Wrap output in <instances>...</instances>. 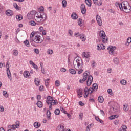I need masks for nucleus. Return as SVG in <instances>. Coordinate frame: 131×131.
Wrapping results in <instances>:
<instances>
[{
    "label": "nucleus",
    "mask_w": 131,
    "mask_h": 131,
    "mask_svg": "<svg viewBox=\"0 0 131 131\" xmlns=\"http://www.w3.org/2000/svg\"><path fill=\"white\" fill-rule=\"evenodd\" d=\"M60 110L57 108L56 110H55L54 111V113L56 115H59L60 114Z\"/></svg>",
    "instance_id": "obj_39"
},
{
    "label": "nucleus",
    "mask_w": 131,
    "mask_h": 131,
    "mask_svg": "<svg viewBox=\"0 0 131 131\" xmlns=\"http://www.w3.org/2000/svg\"><path fill=\"white\" fill-rule=\"evenodd\" d=\"M31 13H32V11L31 13H28L27 14V17L28 19H30V16H31Z\"/></svg>",
    "instance_id": "obj_59"
},
{
    "label": "nucleus",
    "mask_w": 131,
    "mask_h": 131,
    "mask_svg": "<svg viewBox=\"0 0 131 131\" xmlns=\"http://www.w3.org/2000/svg\"><path fill=\"white\" fill-rule=\"evenodd\" d=\"M54 101V98L53 97H51L50 96H48L47 98L46 103L48 105V103H51Z\"/></svg>",
    "instance_id": "obj_15"
},
{
    "label": "nucleus",
    "mask_w": 131,
    "mask_h": 131,
    "mask_svg": "<svg viewBox=\"0 0 131 131\" xmlns=\"http://www.w3.org/2000/svg\"><path fill=\"white\" fill-rule=\"evenodd\" d=\"M69 72L71 73V74H75L76 73V71L73 69H70Z\"/></svg>",
    "instance_id": "obj_36"
},
{
    "label": "nucleus",
    "mask_w": 131,
    "mask_h": 131,
    "mask_svg": "<svg viewBox=\"0 0 131 131\" xmlns=\"http://www.w3.org/2000/svg\"><path fill=\"white\" fill-rule=\"evenodd\" d=\"M40 123L38 122H35L34 123V127H35V128H38V127H40Z\"/></svg>",
    "instance_id": "obj_21"
},
{
    "label": "nucleus",
    "mask_w": 131,
    "mask_h": 131,
    "mask_svg": "<svg viewBox=\"0 0 131 131\" xmlns=\"http://www.w3.org/2000/svg\"><path fill=\"white\" fill-rule=\"evenodd\" d=\"M46 86H48L49 85V82H50V79H47L45 81Z\"/></svg>",
    "instance_id": "obj_42"
},
{
    "label": "nucleus",
    "mask_w": 131,
    "mask_h": 131,
    "mask_svg": "<svg viewBox=\"0 0 131 131\" xmlns=\"http://www.w3.org/2000/svg\"><path fill=\"white\" fill-rule=\"evenodd\" d=\"M82 19L79 18L78 21V25L80 26L81 24H82Z\"/></svg>",
    "instance_id": "obj_53"
},
{
    "label": "nucleus",
    "mask_w": 131,
    "mask_h": 131,
    "mask_svg": "<svg viewBox=\"0 0 131 131\" xmlns=\"http://www.w3.org/2000/svg\"><path fill=\"white\" fill-rule=\"evenodd\" d=\"M62 4L63 8H66L67 6V2L66 1V0H63Z\"/></svg>",
    "instance_id": "obj_35"
},
{
    "label": "nucleus",
    "mask_w": 131,
    "mask_h": 131,
    "mask_svg": "<svg viewBox=\"0 0 131 131\" xmlns=\"http://www.w3.org/2000/svg\"><path fill=\"white\" fill-rule=\"evenodd\" d=\"M61 72H66V69L65 68H61L60 69Z\"/></svg>",
    "instance_id": "obj_60"
},
{
    "label": "nucleus",
    "mask_w": 131,
    "mask_h": 131,
    "mask_svg": "<svg viewBox=\"0 0 131 131\" xmlns=\"http://www.w3.org/2000/svg\"><path fill=\"white\" fill-rule=\"evenodd\" d=\"M47 53L49 54V55H52V54H53V50L48 49L47 50Z\"/></svg>",
    "instance_id": "obj_49"
},
{
    "label": "nucleus",
    "mask_w": 131,
    "mask_h": 131,
    "mask_svg": "<svg viewBox=\"0 0 131 131\" xmlns=\"http://www.w3.org/2000/svg\"><path fill=\"white\" fill-rule=\"evenodd\" d=\"M95 118L97 120V121H98V122H100V123H101L102 124L104 123V122L103 121V120H101V119H100L98 117L95 116Z\"/></svg>",
    "instance_id": "obj_27"
},
{
    "label": "nucleus",
    "mask_w": 131,
    "mask_h": 131,
    "mask_svg": "<svg viewBox=\"0 0 131 131\" xmlns=\"http://www.w3.org/2000/svg\"><path fill=\"white\" fill-rule=\"evenodd\" d=\"M79 36H80V39H82V41H85L86 38L84 37V35L81 34V35H79Z\"/></svg>",
    "instance_id": "obj_30"
},
{
    "label": "nucleus",
    "mask_w": 131,
    "mask_h": 131,
    "mask_svg": "<svg viewBox=\"0 0 131 131\" xmlns=\"http://www.w3.org/2000/svg\"><path fill=\"white\" fill-rule=\"evenodd\" d=\"M126 128H127V127H126V125H124L121 126V129L122 130H126Z\"/></svg>",
    "instance_id": "obj_45"
},
{
    "label": "nucleus",
    "mask_w": 131,
    "mask_h": 131,
    "mask_svg": "<svg viewBox=\"0 0 131 131\" xmlns=\"http://www.w3.org/2000/svg\"><path fill=\"white\" fill-rule=\"evenodd\" d=\"M80 9H85V5H84V4H82L81 5Z\"/></svg>",
    "instance_id": "obj_54"
},
{
    "label": "nucleus",
    "mask_w": 131,
    "mask_h": 131,
    "mask_svg": "<svg viewBox=\"0 0 131 131\" xmlns=\"http://www.w3.org/2000/svg\"><path fill=\"white\" fill-rule=\"evenodd\" d=\"M79 105H80V106H84V103H83L82 101H79Z\"/></svg>",
    "instance_id": "obj_58"
},
{
    "label": "nucleus",
    "mask_w": 131,
    "mask_h": 131,
    "mask_svg": "<svg viewBox=\"0 0 131 131\" xmlns=\"http://www.w3.org/2000/svg\"><path fill=\"white\" fill-rule=\"evenodd\" d=\"M131 42V37H129L127 39L126 46H129V43Z\"/></svg>",
    "instance_id": "obj_37"
},
{
    "label": "nucleus",
    "mask_w": 131,
    "mask_h": 131,
    "mask_svg": "<svg viewBox=\"0 0 131 131\" xmlns=\"http://www.w3.org/2000/svg\"><path fill=\"white\" fill-rule=\"evenodd\" d=\"M49 105V110H52L53 106H55L56 105L55 103H54L53 101H51V102H48V104Z\"/></svg>",
    "instance_id": "obj_19"
},
{
    "label": "nucleus",
    "mask_w": 131,
    "mask_h": 131,
    "mask_svg": "<svg viewBox=\"0 0 131 131\" xmlns=\"http://www.w3.org/2000/svg\"><path fill=\"white\" fill-rule=\"evenodd\" d=\"M88 3L86 2V4L88 7H91L92 6V3H91V0H88Z\"/></svg>",
    "instance_id": "obj_47"
},
{
    "label": "nucleus",
    "mask_w": 131,
    "mask_h": 131,
    "mask_svg": "<svg viewBox=\"0 0 131 131\" xmlns=\"http://www.w3.org/2000/svg\"><path fill=\"white\" fill-rule=\"evenodd\" d=\"M13 7L16 9V10H19V6L17 4V3L13 4Z\"/></svg>",
    "instance_id": "obj_43"
},
{
    "label": "nucleus",
    "mask_w": 131,
    "mask_h": 131,
    "mask_svg": "<svg viewBox=\"0 0 131 131\" xmlns=\"http://www.w3.org/2000/svg\"><path fill=\"white\" fill-rule=\"evenodd\" d=\"M71 18H72V19H73V20H76V19H77V18H78L77 15L76 14V13L74 12L71 15Z\"/></svg>",
    "instance_id": "obj_23"
},
{
    "label": "nucleus",
    "mask_w": 131,
    "mask_h": 131,
    "mask_svg": "<svg viewBox=\"0 0 131 131\" xmlns=\"http://www.w3.org/2000/svg\"><path fill=\"white\" fill-rule=\"evenodd\" d=\"M102 4H103V2L102 0H100L98 2V3L97 2V5H98V6H102Z\"/></svg>",
    "instance_id": "obj_52"
},
{
    "label": "nucleus",
    "mask_w": 131,
    "mask_h": 131,
    "mask_svg": "<svg viewBox=\"0 0 131 131\" xmlns=\"http://www.w3.org/2000/svg\"><path fill=\"white\" fill-rule=\"evenodd\" d=\"M77 93L78 98H81L82 97V89H81V88L77 89Z\"/></svg>",
    "instance_id": "obj_13"
},
{
    "label": "nucleus",
    "mask_w": 131,
    "mask_h": 131,
    "mask_svg": "<svg viewBox=\"0 0 131 131\" xmlns=\"http://www.w3.org/2000/svg\"><path fill=\"white\" fill-rule=\"evenodd\" d=\"M55 85L56 86H57V87H59L60 86V81H58V80H56L55 81Z\"/></svg>",
    "instance_id": "obj_46"
},
{
    "label": "nucleus",
    "mask_w": 131,
    "mask_h": 131,
    "mask_svg": "<svg viewBox=\"0 0 131 131\" xmlns=\"http://www.w3.org/2000/svg\"><path fill=\"white\" fill-rule=\"evenodd\" d=\"M113 61L114 63L116 64V65H118V63L119 62V59L117 57H115Z\"/></svg>",
    "instance_id": "obj_29"
},
{
    "label": "nucleus",
    "mask_w": 131,
    "mask_h": 131,
    "mask_svg": "<svg viewBox=\"0 0 131 131\" xmlns=\"http://www.w3.org/2000/svg\"><path fill=\"white\" fill-rule=\"evenodd\" d=\"M60 110L62 112H63V113H64V114H66L67 113V112L65 111L63 107H60Z\"/></svg>",
    "instance_id": "obj_48"
},
{
    "label": "nucleus",
    "mask_w": 131,
    "mask_h": 131,
    "mask_svg": "<svg viewBox=\"0 0 131 131\" xmlns=\"http://www.w3.org/2000/svg\"><path fill=\"white\" fill-rule=\"evenodd\" d=\"M115 118V117H114V115H112L110 117V119H111V120H112L113 119H114Z\"/></svg>",
    "instance_id": "obj_63"
},
{
    "label": "nucleus",
    "mask_w": 131,
    "mask_h": 131,
    "mask_svg": "<svg viewBox=\"0 0 131 131\" xmlns=\"http://www.w3.org/2000/svg\"><path fill=\"white\" fill-rule=\"evenodd\" d=\"M82 59L80 57H76L75 58L73 61V65L74 67L77 66L78 68H82Z\"/></svg>",
    "instance_id": "obj_4"
},
{
    "label": "nucleus",
    "mask_w": 131,
    "mask_h": 131,
    "mask_svg": "<svg viewBox=\"0 0 131 131\" xmlns=\"http://www.w3.org/2000/svg\"><path fill=\"white\" fill-rule=\"evenodd\" d=\"M19 122H18V123H16V125H9L8 126V127H12V129H14V130H15V128H19Z\"/></svg>",
    "instance_id": "obj_14"
},
{
    "label": "nucleus",
    "mask_w": 131,
    "mask_h": 131,
    "mask_svg": "<svg viewBox=\"0 0 131 131\" xmlns=\"http://www.w3.org/2000/svg\"><path fill=\"white\" fill-rule=\"evenodd\" d=\"M64 127H65L64 124H61L57 126V131H65Z\"/></svg>",
    "instance_id": "obj_12"
},
{
    "label": "nucleus",
    "mask_w": 131,
    "mask_h": 131,
    "mask_svg": "<svg viewBox=\"0 0 131 131\" xmlns=\"http://www.w3.org/2000/svg\"><path fill=\"white\" fill-rule=\"evenodd\" d=\"M69 34H70V35L71 36H72V35H73V32H72V30H70L69 31Z\"/></svg>",
    "instance_id": "obj_55"
},
{
    "label": "nucleus",
    "mask_w": 131,
    "mask_h": 131,
    "mask_svg": "<svg viewBox=\"0 0 131 131\" xmlns=\"http://www.w3.org/2000/svg\"><path fill=\"white\" fill-rule=\"evenodd\" d=\"M34 52L36 53V54H39V50L37 49H34Z\"/></svg>",
    "instance_id": "obj_51"
},
{
    "label": "nucleus",
    "mask_w": 131,
    "mask_h": 131,
    "mask_svg": "<svg viewBox=\"0 0 131 131\" xmlns=\"http://www.w3.org/2000/svg\"><path fill=\"white\" fill-rule=\"evenodd\" d=\"M16 19L18 20V21H21L23 19V17L21 15H16Z\"/></svg>",
    "instance_id": "obj_34"
},
{
    "label": "nucleus",
    "mask_w": 131,
    "mask_h": 131,
    "mask_svg": "<svg viewBox=\"0 0 131 131\" xmlns=\"http://www.w3.org/2000/svg\"><path fill=\"white\" fill-rule=\"evenodd\" d=\"M3 95L5 97V98H8V97H9V94L6 91L3 92Z\"/></svg>",
    "instance_id": "obj_38"
},
{
    "label": "nucleus",
    "mask_w": 131,
    "mask_h": 131,
    "mask_svg": "<svg viewBox=\"0 0 131 131\" xmlns=\"http://www.w3.org/2000/svg\"><path fill=\"white\" fill-rule=\"evenodd\" d=\"M29 25H31V26H35L36 25V23L34 21L31 20L29 22Z\"/></svg>",
    "instance_id": "obj_32"
},
{
    "label": "nucleus",
    "mask_w": 131,
    "mask_h": 131,
    "mask_svg": "<svg viewBox=\"0 0 131 131\" xmlns=\"http://www.w3.org/2000/svg\"><path fill=\"white\" fill-rule=\"evenodd\" d=\"M41 69V72L43 73V74H46V71L45 70V69L42 68Z\"/></svg>",
    "instance_id": "obj_62"
},
{
    "label": "nucleus",
    "mask_w": 131,
    "mask_h": 131,
    "mask_svg": "<svg viewBox=\"0 0 131 131\" xmlns=\"http://www.w3.org/2000/svg\"><path fill=\"white\" fill-rule=\"evenodd\" d=\"M92 67H95V64H96V62H95V60H93L92 61Z\"/></svg>",
    "instance_id": "obj_56"
},
{
    "label": "nucleus",
    "mask_w": 131,
    "mask_h": 131,
    "mask_svg": "<svg viewBox=\"0 0 131 131\" xmlns=\"http://www.w3.org/2000/svg\"><path fill=\"white\" fill-rule=\"evenodd\" d=\"M98 100L99 103H103L104 102V98L102 96H99Z\"/></svg>",
    "instance_id": "obj_25"
},
{
    "label": "nucleus",
    "mask_w": 131,
    "mask_h": 131,
    "mask_svg": "<svg viewBox=\"0 0 131 131\" xmlns=\"http://www.w3.org/2000/svg\"><path fill=\"white\" fill-rule=\"evenodd\" d=\"M24 45H25V46H26V47H30V44L29 43V41H28V40H26L25 41H24Z\"/></svg>",
    "instance_id": "obj_31"
},
{
    "label": "nucleus",
    "mask_w": 131,
    "mask_h": 131,
    "mask_svg": "<svg viewBox=\"0 0 131 131\" xmlns=\"http://www.w3.org/2000/svg\"><path fill=\"white\" fill-rule=\"evenodd\" d=\"M92 88L93 89V91H95V92H97L98 90V84L97 83L93 84Z\"/></svg>",
    "instance_id": "obj_22"
},
{
    "label": "nucleus",
    "mask_w": 131,
    "mask_h": 131,
    "mask_svg": "<svg viewBox=\"0 0 131 131\" xmlns=\"http://www.w3.org/2000/svg\"><path fill=\"white\" fill-rule=\"evenodd\" d=\"M34 82L35 85L38 86L39 85V83L40 82V81L38 80V78H35Z\"/></svg>",
    "instance_id": "obj_28"
},
{
    "label": "nucleus",
    "mask_w": 131,
    "mask_h": 131,
    "mask_svg": "<svg viewBox=\"0 0 131 131\" xmlns=\"http://www.w3.org/2000/svg\"><path fill=\"white\" fill-rule=\"evenodd\" d=\"M18 54H19V52L18 51V50H13V54L14 55V56H18Z\"/></svg>",
    "instance_id": "obj_41"
},
{
    "label": "nucleus",
    "mask_w": 131,
    "mask_h": 131,
    "mask_svg": "<svg viewBox=\"0 0 131 131\" xmlns=\"http://www.w3.org/2000/svg\"><path fill=\"white\" fill-rule=\"evenodd\" d=\"M107 92L108 93L109 95H111V93H112V90L110 89H108Z\"/></svg>",
    "instance_id": "obj_61"
},
{
    "label": "nucleus",
    "mask_w": 131,
    "mask_h": 131,
    "mask_svg": "<svg viewBox=\"0 0 131 131\" xmlns=\"http://www.w3.org/2000/svg\"><path fill=\"white\" fill-rule=\"evenodd\" d=\"M97 49L98 51H100V50H102V45H98L97 47Z\"/></svg>",
    "instance_id": "obj_50"
},
{
    "label": "nucleus",
    "mask_w": 131,
    "mask_h": 131,
    "mask_svg": "<svg viewBox=\"0 0 131 131\" xmlns=\"http://www.w3.org/2000/svg\"><path fill=\"white\" fill-rule=\"evenodd\" d=\"M35 16L36 17V21H37V22H39V23H40L41 24H42V23L47 20V15H46L45 13L37 12Z\"/></svg>",
    "instance_id": "obj_2"
},
{
    "label": "nucleus",
    "mask_w": 131,
    "mask_h": 131,
    "mask_svg": "<svg viewBox=\"0 0 131 131\" xmlns=\"http://www.w3.org/2000/svg\"><path fill=\"white\" fill-rule=\"evenodd\" d=\"M43 35L41 34H36L33 39V41L35 43H41L43 41Z\"/></svg>",
    "instance_id": "obj_3"
},
{
    "label": "nucleus",
    "mask_w": 131,
    "mask_h": 131,
    "mask_svg": "<svg viewBox=\"0 0 131 131\" xmlns=\"http://www.w3.org/2000/svg\"><path fill=\"white\" fill-rule=\"evenodd\" d=\"M92 83H93V76L89 75L86 81L87 86H90Z\"/></svg>",
    "instance_id": "obj_8"
},
{
    "label": "nucleus",
    "mask_w": 131,
    "mask_h": 131,
    "mask_svg": "<svg viewBox=\"0 0 131 131\" xmlns=\"http://www.w3.org/2000/svg\"><path fill=\"white\" fill-rule=\"evenodd\" d=\"M116 49V47H113L110 46L109 47L107 48L108 51H109V54L110 55H114V50Z\"/></svg>",
    "instance_id": "obj_10"
},
{
    "label": "nucleus",
    "mask_w": 131,
    "mask_h": 131,
    "mask_svg": "<svg viewBox=\"0 0 131 131\" xmlns=\"http://www.w3.org/2000/svg\"><path fill=\"white\" fill-rule=\"evenodd\" d=\"M94 91L93 87H90L89 89L88 87H85L84 89V98H88V97H89V94H90V95H92Z\"/></svg>",
    "instance_id": "obj_5"
},
{
    "label": "nucleus",
    "mask_w": 131,
    "mask_h": 131,
    "mask_svg": "<svg viewBox=\"0 0 131 131\" xmlns=\"http://www.w3.org/2000/svg\"><path fill=\"white\" fill-rule=\"evenodd\" d=\"M99 35L102 38V42H103V43H106L107 42V39L106 40H104L105 36H106L105 32L101 31L99 33Z\"/></svg>",
    "instance_id": "obj_7"
},
{
    "label": "nucleus",
    "mask_w": 131,
    "mask_h": 131,
    "mask_svg": "<svg viewBox=\"0 0 131 131\" xmlns=\"http://www.w3.org/2000/svg\"><path fill=\"white\" fill-rule=\"evenodd\" d=\"M29 75H30L29 72L26 71L24 72V76L25 78H28V77H29Z\"/></svg>",
    "instance_id": "obj_20"
},
{
    "label": "nucleus",
    "mask_w": 131,
    "mask_h": 131,
    "mask_svg": "<svg viewBox=\"0 0 131 131\" xmlns=\"http://www.w3.org/2000/svg\"><path fill=\"white\" fill-rule=\"evenodd\" d=\"M118 6L119 7V9L121 11H123V9L125 10V13H130L131 7L127 1H124L122 4H119V3H116Z\"/></svg>",
    "instance_id": "obj_1"
},
{
    "label": "nucleus",
    "mask_w": 131,
    "mask_h": 131,
    "mask_svg": "<svg viewBox=\"0 0 131 131\" xmlns=\"http://www.w3.org/2000/svg\"><path fill=\"white\" fill-rule=\"evenodd\" d=\"M81 12L82 14H84L85 13H86V8H83L81 9Z\"/></svg>",
    "instance_id": "obj_44"
},
{
    "label": "nucleus",
    "mask_w": 131,
    "mask_h": 131,
    "mask_svg": "<svg viewBox=\"0 0 131 131\" xmlns=\"http://www.w3.org/2000/svg\"><path fill=\"white\" fill-rule=\"evenodd\" d=\"M126 80L123 79L122 80L120 81V83L121 84H122V85H125V84H126Z\"/></svg>",
    "instance_id": "obj_40"
},
{
    "label": "nucleus",
    "mask_w": 131,
    "mask_h": 131,
    "mask_svg": "<svg viewBox=\"0 0 131 131\" xmlns=\"http://www.w3.org/2000/svg\"><path fill=\"white\" fill-rule=\"evenodd\" d=\"M96 19L98 25L99 26H102V24H103V23H102V18H101V16L99 15H97L96 16Z\"/></svg>",
    "instance_id": "obj_11"
},
{
    "label": "nucleus",
    "mask_w": 131,
    "mask_h": 131,
    "mask_svg": "<svg viewBox=\"0 0 131 131\" xmlns=\"http://www.w3.org/2000/svg\"><path fill=\"white\" fill-rule=\"evenodd\" d=\"M39 30L40 32H42L43 31V27H40L39 28Z\"/></svg>",
    "instance_id": "obj_57"
},
{
    "label": "nucleus",
    "mask_w": 131,
    "mask_h": 131,
    "mask_svg": "<svg viewBox=\"0 0 131 131\" xmlns=\"http://www.w3.org/2000/svg\"><path fill=\"white\" fill-rule=\"evenodd\" d=\"M123 109L124 111H125V112L128 111V110L129 109V108L128 107V105L126 104H124L123 105Z\"/></svg>",
    "instance_id": "obj_18"
},
{
    "label": "nucleus",
    "mask_w": 131,
    "mask_h": 131,
    "mask_svg": "<svg viewBox=\"0 0 131 131\" xmlns=\"http://www.w3.org/2000/svg\"><path fill=\"white\" fill-rule=\"evenodd\" d=\"M83 55L84 56V58H90V53L88 52H84L83 53Z\"/></svg>",
    "instance_id": "obj_24"
},
{
    "label": "nucleus",
    "mask_w": 131,
    "mask_h": 131,
    "mask_svg": "<svg viewBox=\"0 0 131 131\" xmlns=\"http://www.w3.org/2000/svg\"><path fill=\"white\" fill-rule=\"evenodd\" d=\"M36 104H37V106L39 107V108H42L43 104L41 101H38Z\"/></svg>",
    "instance_id": "obj_26"
},
{
    "label": "nucleus",
    "mask_w": 131,
    "mask_h": 131,
    "mask_svg": "<svg viewBox=\"0 0 131 131\" xmlns=\"http://www.w3.org/2000/svg\"><path fill=\"white\" fill-rule=\"evenodd\" d=\"M34 36V32H32L30 34V37L31 38L33 37Z\"/></svg>",
    "instance_id": "obj_64"
},
{
    "label": "nucleus",
    "mask_w": 131,
    "mask_h": 131,
    "mask_svg": "<svg viewBox=\"0 0 131 131\" xmlns=\"http://www.w3.org/2000/svg\"><path fill=\"white\" fill-rule=\"evenodd\" d=\"M89 72H90L89 71H86L83 73V78L79 80L80 83H83V82L88 79V76H89V74H88V73H89Z\"/></svg>",
    "instance_id": "obj_6"
},
{
    "label": "nucleus",
    "mask_w": 131,
    "mask_h": 131,
    "mask_svg": "<svg viewBox=\"0 0 131 131\" xmlns=\"http://www.w3.org/2000/svg\"><path fill=\"white\" fill-rule=\"evenodd\" d=\"M47 116L48 119H50L51 118V111L50 110H47Z\"/></svg>",
    "instance_id": "obj_33"
},
{
    "label": "nucleus",
    "mask_w": 131,
    "mask_h": 131,
    "mask_svg": "<svg viewBox=\"0 0 131 131\" xmlns=\"http://www.w3.org/2000/svg\"><path fill=\"white\" fill-rule=\"evenodd\" d=\"M29 63L30 64V65H32L33 66V68H34L36 70H38V67H37L36 64H35V63L33 62V61L30 60L29 61Z\"/></svg>",
    "instance_id": "obj_16"
},
{
    "label": "nucleus",
    "mask_w": 131,
    "mask_h": 131,
    "mask_svg": "<svg viewBox=\"0 0 131 131\" xmlns=\"http://www.w3.org/2000/svg\"><path fill=\"white\" fill-rule=\"evenodd\" d=\"M6 67H7L6 72H7V76L9 79H10V80L11 81L12 80V75L11 74V71L9 69V64H8V62H7Z\"/></svg>",
    "instance_id": "obj_9"
},
{
    "label": "nucleus",
    "mask_w": 131,
    "mask_h": 131,
    "mask_svg": "<svg viewBox=\"0 0 131 131\" xmlns=\"http://www.w3.org/2000/svg\"><path fill=\"white\" fill-rule=\"evenodd\" d=\"M6 14L7 16H13V11L9 9L6 11Z\"/></svg>",
    "instance_id": "obj_17"
}]
</instances>
